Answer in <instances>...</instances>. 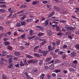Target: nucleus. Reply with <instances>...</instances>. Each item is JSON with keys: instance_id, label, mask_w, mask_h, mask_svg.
<instances>
[{"instance_id": "1", "label": "nucleus", "mask_w": 79, "mask_h": 79, "mask_svg": "<svg viewBox=\"0 0 79 79\" xmlns=\"http://www.w3.org/2000/svg\"><path fill=\"white\" fill-rule=\"evenodd\" d=\"M45 61L46 62H48V64H51L54 63V61L52 60V57H49L46 59ZM48 61H50L49 62Z\"/></svg>"}, {"instance_id": "2", "label": "nucleus", "mask_w": 79, "mask_h": 79, "mask_svg": "<svg viewBox=\"0 0 79 79\" xmlns=\"http://www.w3.org/2000/svg\"><path fill=\"white\" fill-rule=\"evenodd\" d=\"M78 63L77 61L76 60H75L73 62V64L72 65V67L73 68H76L77 66V64Z\"/></svg>"}, {"instance_id": "3", "label": "nucleus", "mask_w": 79, "mask_h": 79, "mask_svg": "<svg viewBox=\"0 0 79 79\" xmlns=\"http://www.w3.org/2000/svg\"><path fill=\"white\" fill-rule=\"evenodd\" d=\"M19 16L21 17L20 18V20H24L26 18L27 16L26 15H23V14H21L19 15Z\"/></svg>"}, {"instance_id": "4", "label": "nucleus", "mask_w": 79, "mask_h": 79, "mask_svg": "<svg viewBox=\"0 0 79 79\" xmlns=\"http://www.w3.org/2000/svg\"><path fill=\"white\" fill-rule=\"evenodd\" d=\"M66 27V29H68V30H69V31H73L74 29V28H75V27H67V26H65Z\"/></svg>"}, {"instance_id": "5", "label": "nucleus", "mask_w": 79, "mask_h": 79, "mask_svg": "<svg viewBox=\"0 0 79 79\" xmlns=\"http://www.w3.org/2000/svg\"><path fill=\"white\" fill-rule=\"evenodd\" d=\"M27 62L28 64H30L31 63H32L33 64H34L35 63V60L31 59L28 61H27Z\"/></svg>"}, {"instance_id": "6", "label": "nucleus", "mask_w": 79, "mask_h": 79, "mask_svg": "<svg viewBox=\"0 0 79 79\" xmlns=\"http://www.w3.org/2000/svg\"><path fill=\"white\" fill-rule=\"evenodd\" d=\"M55 11H52V12L51 13L48 15V18H52L53 15H55Z\"/></svg>"}, {"instance_id": "7", "label": "nucleus", "mask_w": 79, "mask_h": 79, "mask_svg": "<svg viewBox=\"0 0 79 79\" xmlns=\"http://www.w3.org/2000/svg\"><path fill=\"white\" fill-rule=\"evenodd\" d=\"M47 32L48 35L49 36H50L52 35V34H53V32H52V31L51 30H48L47 31Z\"/></svg>"}, {"instance_id": "8", "label": "nucleus", "mask_w": 79, "mask_h": 79, "mask_svg": "<svg viewBox=\"0 0 79 79\" xmlns=\"http://www.w3.org/2000/svg\"><path fill=\"white\" fill-rule=\"evenodd\" d=\"M53 9L56 11H59V10H61V9L60 7L56 6H53Z\"/></svg>"}, {"instance_id": "9", "label": "nucleus", "mask_w": 79, "mask_h": 79, "mask_svg": "<svg viewBox=\"0 0 79 79\" xmlns=\"http://www.w3.org/2000/svg\"><path fill=\"white\" fill-rule=\"evenodd\" d=\"M47 53H48V52L47 51H43L41 54H42L43 56H45L47 55Z\"/></svg>"}, {"instance_id": "10", "label": "nucleus", "mask_w": 79, "mask_h": 79, "mask_svg": "<svg viewBox=\"0 0 79 79\" xmlns=\"http://www.w3.org/2000/svg\"><path fill=\"white\" fill-rule=\"evenodd\" d=\"M21 52H18L17 51H15L14 52V54L16 56H19L21 55Z\"/></svg>"}, {"instance_id": "11", "label": "nucleus", "mask_w": 79, "mask_h": 79, "mask_svg": "<svg viewBox=\"0 0 79 79\" xmlns=\"http://www.w3.org/2000/svg\"><path fill=\"white\" fill-rule=\"evenodd\" d=\"M70 55L72 57H74V56H76V53L74 52H72L70 53Z\"/></svg>"}, {"instance_id": "12", "label": "nucleus", "mask_w": 79, "mask_h": 79, "mask_svg": "<svg viewBox=\"0 0 79 79\" xmlns=\"http://www.w3.org/2000/svg\"><path fill=\"white\" fill-rule=\"evenodd\" d=\"M1 62H4V63L6 62L7 61V60L6 59H5V58H1Z\"/></svg>"}, {"instance_id": "13", "label": "nucleus", "mask_w": 79, "mask_h": 79, "mask_svg": "<svg viewBox=\"0 0 79 79\" xmlns=\"http://www.w3.org/2000/svg\"><path fill=\"white\" fill-rule=\"evenodd\" d=\"M23 61L26 66H27L28 65V63H27V59H23Z\"/></svg>"}, {"instance_id": "14", "label": "nucleus", "mask_w": 79, "mask_h": 79, "mask_svg": "<svg viewBox=\"0 0 79 79\" xmlns=\"http://www.w3.org/2000/svg\"><path fill=\"white\" fill-rule=\"evenodd\" d=\"M5 46H6L10 44V43L8 41L4 42L3 43Z\"/></svg>"}, {"instance_id": "15", "label": "nucleus", "mask_w": 79, "mask_h": 79, "mask_svg": "<svg viewBox=\"0 0 79 79\" xmlns=\"http://www.w3.org/2000/svg\"><path fill=\"white\" fill-rule=\"evenodd\" d=\"M47 43V41H43V42H41L40 44V47H42V45H45V44Z\"/></svg>"}, {"instance_id": "16", "label": "nucleus", "mask_w": 79, "mask_h": 79, "mask_svg": "<svg viewBox=\"0 0 79 79\" xmlns=\"http://www.w3.org/2000/svg\"><path fill=\"white\" fill-rule=\"evenodd\" d=\"M40 47V45L37 46H35L34 49V52H37V49L39 47Z\"/></svg>"}, {"instance_id": "17", "label": "nucleus", "mask_w": 79, "mask_h": 79, "mask_svg": "<svg viewBox=\"0 0 79 79\" xmlns=\"http://www.w3.org/2000/svg\"><path fill=\"white\" fill-rule=\"evenodd\" d=\"M2 79H8L7 77H6V76L5 74H2Z\"/></svg>"}, {"instance_id": "18", "label": "nucleus", "mask_w": 79, "mask_h": 79, "mask_svg": "<svg viewBox=\"0 0 79 79\" xmlns=\"http://www.w3.org/2000/svg\"><path fill=\"white\" fill-rule=\"evenodd\" d=\"M44 24L45 26H47V25H48V24H49V22H48V21L46 20L45 21V22H44Z\"/></svg>"}, {"instance_id": "19", "label": "nucleus", "mask_w": 79, "mask_h": 79, "mask_svg": "<svg viewBox=\"0 0 79 79\" xmlns=\"http://www.w3.org/2000/svg\"><path fill=\"white\" fill-rule=\"evenodd\" d=\"M35 37V35H33L31 37L30 36L28 37V39L29 40H31V39H34Z\"/></svg>"}, {"instance_id": "20", "label": "nucleus", "mask_w": 79, "mask_h": 79, "mask_svg": "<svg viewBox=\"0 0 79 79\" xmlns=\"http://www.w3.org/2000/svg\"><path fill=\"white\" fill-rule=\"evenodd\" d=\"M69 69V71H71V72H74V71H75V69L73 68H70Z\"/></svg>"}, {"instance_id": "21", "label": "nucleus", "mask_w": 79, "mask_h": 79, "mask_svg": "<svg viewBox=\"0 0 79 79\" xmlns=\"http://www.w3.org/2000/svg\"><path fill=\"white\" fill-rule=\"evenodd\" d=\"M54 68H55L54 64H52L50 66V69L51 70H53L54 69Z\"/></svg>"}, {"instance_id": "22", "label": "nucleus", "mask_w": 79, "mask_h": 79, "mask_svg": "<svg viewBox=\"0 0 79 79\" xmlns=\"http://www.w3.org/2000/svg\"><path fill=\"white\" fill-rule=\"evenodd\" d=\"M56 31H60V27L59 26H57L56 27Z\"/></svg>"}, {"instance_id": "23", "label": "nucleus", "mask_w": 79, "mask_h": 79, "mask_svg": "<svg viewBox=\"0 0 79 79\" xmlns=\"http://www.w3.org/2000/svg\"><path fill=\"white\" fill-rule=\"evenodd\" d=\"M27 7V6L26 5H24V4H22V5H21L20 6V8H26Z\"/></svg>"}, {"instance_id": "24", "label": "nucleus", "mask_w": 79, "mask_h": 79, "mask_svg": "<svg viewBox=\"0 0 79 79\" xmlns=\"http://www.w3.org/2000/svg\"><path fill=\"white\" fill-rule=\"evenodd\" d=\"M49 54L50 55H52V56H55V54L54 52H53V51H50Z\"/></svg>"}, {"instance_id": "25", "label": "nucleus", "mask_w": 79, "mask_h": 79, "mask_svg": "<svg viewBox=\"0 0 79 79\" xmlns=\"http://www.w3.org/2000/svg\"><path fill=\"white\" fill-rule=\"evenodd\" d=\"M30 32L29 33V35H33V30H32V29H31L30 30V31H29Z\"/></svg>"}, {"instance_id": "26", "label": "nucleus", "mask_w": 79, "mask_h": 79, "mask_svg": "<svg viewBox=\"0 0 79 79\" xmlns=\"http://www.w3.org/2000/svg\"><path fill=\"white\" fill-rule=\"evenodd\" d=\"M26 57L28 58H33V56L30 55H27V54H26Z\"/></svg>"}, {"instance_id": "27", "label": "nucleus", "mask_w": 79, "mask_h": 79, "mask_svg": "<svg viewBox=\"0 0 79 79\" xmlns=\"http://www.w3.org/2000/svg\"><path fill=\"white\" fill-rule=\"evenodd\" d=\"M45 19H46V18L43 17V16H41L40 21H45Z\"/></svg>"}, {"instance_id": "28", "label": "nucleus", "mask_w": 79, "mask_h": 79, "mask_svg": "<svg viewBox=\"0 0 79 79\" xmlns=\"http://www.w3.org/2000/svg\"><path fill=\"white\" fill-rule=\"evenodd\" d=\"M13 65H14V64H13V63H11L8 67V68H13Z\"/></svg>"}, {"instance_id": "29", "label": "nucleus", "mask_w": 79, "mask_h": 79, "mask_svg": "<svg viewBox=\"0 0 79 79\" xmlns=\"http://www.w3.org/2000/svg\"><path fill=\"white\" fill-rule=\"evenodd\" d=\"M44 62H43V60H41L40 61L39 64L40 66H42Z\"/></svg>"}, {"instance_id": "30", "label": "nucleus", "mask_w": 79, "mask_h": 79, "mask_svg": "<svg viewBox=\"0 0 79 79\" xmlns=\"http://www.w3.org/2000/svg\"><path fill=\"white\" fill-rule=\"evenodd\" d=\"M34 55L35 56V57H40V55H39V54H38L35 53L34 54Z\"/></svg>"}, {"instance_id": "31", "label": "nucleus", "mask_w": 79, "mask_h": 79, "mask_svg": "<svg viewBox=\"0 0 79 79\" xmlns=\"http://www.w3.org/2000/svg\"><path fill=\"white\" fill-rule=\"evenodd\" d=\"M7 48H8V50H12V48H13V47L10 45L7 46Z\"/></svg>"}, {"instance_id": "32", "label": "nucleus", "mask_w": 79, "mask_h": 79, "mask_svg": "<svg viewBox=\"0 0 79 79\" xmlns=\"http://www.w3.org/2000/svg\"><path fill=\"white\" fill-rule=\"evenodd\" d=\"M20 37L22 39H24V38L25 37H26V34H23L22 35H21L20 36Z\"/></svg>"}, {"instance_id": "33", "label": "nucleus", "mask_w": 79, "mask_h": 79, "mask_svg": "<svg viewBox=\"0 0 79 79\" xmlns=\"http://www.w3.org/2000/svg\"><path fill=\"white\" fill-rule=\"evenodd\" d=\"M6 10H5L4 9H0V12H2V13H5L6 12Z\"/></svg>"}, {"instance_id": "34", "label": "nucleus", "mask_w": 79, "mask_h": 79, "mask_svg": "<svg viewBox=\"0 0 79 79\" xmlns=\"http://www.w3.org/2000/svg\"><path fill=\"white\" fill-rule=\"evenodd\" d=\"M20 23L22 26H24L26 24V21L21 22Z\"/></svg>"}, {"instance_id": "35", "label": "nucleus", "mask_w": 79, "mask_h": 79, "mask_svg": "<svg viewBox=\"0 0 79 79\" xmlns=\"http://www.w3.org/2000/svg\"><path fill=\"white\" fill-rule=\"evenodd\" d=\"M54 72L55 73H60V72H61V71L60 70H58V69H56L54 70Z\"/></svg>"}, {"instance_id": "36", "label": "nucleus", "mask_w": 79, "mask_h": 79, "mask_svg": "<svg viewBox=\"0 0 79 79\" xmlns=\"http://www.w3.org/2000/svg\"><path fill=\"white\" fill-rule=\"evenodd\" d=\"M47 78L48 79H52V77L48 75H47Z\"/></svg>"}, {"instance_id": "37", "label": "nucleus", "mask_w": 79, "mask_h": 79, "mask_svg": "<svg viewBox=\"0 0 79 79\" xmlns=\"http://www.w3.org/2000/svg\"><path fill=\"white\" fill-rule=\"evenodd\" d=\"M16 27H20V26H21V25L20 23H16Z\"/></svg>"}, {"instance_id": "38", "label": "nucleus", "mask_w": 79, "mask_h": 79, "mask_svg": "<svg viewBox=\"0 0 79 79\" xmlns=\"http://www.w3.org/2000/svg\"><path fill=\"white\" fill-rule=\"evenodd\" d=\"M43 50L42 49H40L38 51V52L39 53H41L42 54V52H43Z\"/></svg>"}, {"instance_id": "39", "label": "nucleus", "mask_w": 79, "mask_h": 79, "mask_svg": "<svg viewBox=\"0 0 79 79\" xmlns=\"http://www.w3.org/2000/svg\"><path fill=\"white\" fill-rule=\"evenodd\" d=\"M44 35V34L43 33H40L38 34V36H39V37L42 36V35Z\"/></svg>"}, {"instance_id": "40", "label": "nucleus", "mask_w": 79, "mask_h": 79, "mask_svg": "<svg viewBox=\"0 0 79 79\" xmlns=\"http://www.w3.org/2000/svg\"><path fill=\"white\" fill-rule=\"evenodd\" d=\"M18 31H19V32H24V30L22 29H18Z\"/></svg>"}, {"instance_id": "41", "label": "nucleus", "mask_w": 79, "mask_h": 79, "mask_svg": "<svg viewBox=\"0 0 79 79\" xmlns=\"http://www.w3.org/2000/svg\"><path fill=\"white\" fill-rule=\"evenodd\" d=\"M52 45L53 48H55L54 47H56V43L54 42L52 43Z\"/></svg>"}, {"instance_id": "42", "label": "nucleus", "mask_w": 79, "mask_h": 79, "mask_svg": "<svg viewBox=\"0 0 79 79\" xmlns=\"http://www.w3.org/2000/svg\"><path fill=\"white\" fill-rule=\"evenodd\" d=\"M13 35H14V36H17L18 35V32H16V31H15L14 33H13Z\"/></svg>"}, {"instance_id": "43", "label": "nucleus", "mask_w": 79, "mask_h": 79, "mask_svg": "<svg viewBox=\"0 0 79 79\" xmlns=\"http://www.w3.org/2000/svg\"><path fill=\"white\" fill-rule=\"evenodd\" d=\"M31 20H32V19H27V20H26V21L27 23H29V22H30V21H31Z\"/></svg>"}, {"instance_id": "44", "label": "nucleus", "mask_w": 79, "mask_h": 79, "mask_svg": "<svg viewBox=\"0 0 79 79\" xmlns=\"http://www.w3.org/2000/svg\"><path fill=\"white\" fill-rule=\"evenodd\" d=\"M55 62L57 63H60L61 62V61L60 60H56Z\"/></svg>"}, {"instance_id": "45", "label": "nucleus", "mask_w": 79, "mask_h": 79, "mask_svg": "<svg viewBox=\"0 0 79 79\" xmlns=\"http://www.w3.org/2000/svg\"><path fill=\"white\" fill-rule=\"evenodd\" d=\"M76 48L77 50L79 49V44H77L76 45Z\"/></svg>"}, {"instance_id": "46", "label": "nucleus", "mask_w": 79, "mask_h": 79, "mask_svg": "<svg viewBox=\"0 0 79 79\" xmlns=\"http://www.w3.org/2000/svg\"><path fill=\"white\" fill-rule=\"evenodd\" d=\"M60 23H66V21L63 19H61L60 20Z\"/></svg>"}, {"instance_id": "47", "label": "nucleus", "mask_w": 79, "mask_h": 79, "mask_svg": "<svg viewBox=\"0 0 79 79\" xmlns=\"http://www.w3.org/2000/svg\"><path fill=\"white\" fill-rule=\"evenodd\" d=\"M44 68L45 70H47L49 69V67L47 65L45 66Z\"/></svg>"}, {"instance_id": "48", "label": "nucleus", "mask_w": 79, "mask_h": 79, "mask_svg": "<svg viewBox=\"0 0 79 79\" xmlns=\"http://www.w3.org/2000/svg\"><path fill=\"white\" fill-rule=\"evenodd\" d=\"M10 12L11 14L10 15H9L8 16V18H10V17H11V16H12V15H13V12H12V11L11 10Z\"/></svg>"}, {"instance_id": "49", "label": "nucleus", "mask_w": 79, "mask_h": 79, "mask_svg": "<svg viewBox=\"0 0 79 79\" xmlns=\"http://www.w3.org/2000/svg\"><path fill=\"white\" fill-rule=\"evenodd\" d=\"M25 65V64H24V63H23V62L22 61L20 62V65L21 66H24Z\"/></svg>"}, {"instance_id": "50", "label": "nucleus", "mask_w": 79, "mask_h": 79, "mask_svg": "<svg viewBox=\"0 0 79 79\" xmlns=\"http://www.w3.org/2000/svg\"><path fill=\"white\" fill-rule=\"evenodd\" d=\"M48 50H52V46H49L48 47Z\"/></svg>"}, {"instance_id": "51", "label": "nucleus", "mask_w": 79, "mask_h": 79, "mask_svg": "<svg viewBox=\"0 0 79 79\" xmlns=\"http://www.w3.org/2000/svg\"><path fill=\"white\" fill-rule=\"evenodd\" d=\"M13 60V58H10L9 59V61L10 63H11V62H12V60Z\"/></svg>"}, {"instance_id": "52", "label": "nucleus", "mask_w": 79, "mask_h": 79, "mask_svg": "<svg viewBox=\"0 0 79 79\" xmlns=\"http://www.w3.org/2000/svg\"><path fill=\"white\" fill-rule=\"evenodd\" d=\"M67 48V45H66V44H65L64 45L63 47V48L64 49H66V48Z\"/></svg>"}, {"instance_id": "53", "label": "nucleus", "mask_w": 79, "mask_h": 79, "mask_svg": "<svg viewBox=\"0 0 79 79\" xmlns=\"http://www.w3.org/2000/svg\"><path fill=\"white\" fill-rule=\"evenodd\" d=\"M15 67H16V68H19V64H15Z\"/></svg>"}, {"instance_id": "54", "label": "nucleus", "mask_w": 79, "mask_h": 79, "mask_svg": "<svg viewBox=\"0 0 79 79\" xmlns=\"http://www.w3.org/2000/svg\"><path fill=\"white\" fill-rule=\"evenodd\" d=\"M63 53H64V52H62V51H60L59 52H58V54H59V55H62V54H63Z\"/></svg>"}, {"instance_id": "55", "label": "nucleus", "mask_w": 79, "mask_h": 79, "mask_svg": "<svg viewBox=\"0 0 79 79\" xmlns=\"http://www.w3.org/2000/svg\"><path fill=\"white\" fill-rule=\"evenodd\" d=\"M1 65L2 66H5V63L3 62H1Z\"/></svg>"}, {"instance_id": "56", "label": "nucleus", "mask_w": 79, "mask_h": 79, "mask_svg": "<svg viewBox=\"0 0 79 79\" xmlns=\"http://www.w3.org/2000/svg\"><path fill=\"white\" fill-rule=\"evenodd\" d=\"M1 7H2V8H6V6L5 5H2L1 6Z\"/></svg>"}, {"instance_id": "57", "label": "nucleus", "mask_w": 79, "mask_h": 79, "mask_svg": "<svg viewBox=\"0 0 79 79\" xmlns=\"http://www.w3.org/2000/svg\"><path fill=\"white\" fill-rule=\"evenodd\" d=\"M36 27L37 28H38V29H41V28H42V27L41 26H40L39 25H37L36 26Z\"/></svg>"}, {"instance_id": "58", "label": "nucleus", "mask_w": 79, "mask_h": 79, "mask_svg": "<svg viewBox=\"0 0 79 79\" xmlns=\"http://www.w3.org/2000/svg\"><path fill=\"white\" fill-rule=\"evenodd\" d=\"M57 26V25L55 24V25H52V27H53V28H55V27H56Z\"/></svg>"}, {"instance_id": "59", "label": "nucleus", "mask_w": 79, "mask_h": 79, "mask_svg": "<svg viewBox=\"0 0 79 79\" xmlns=\"http://www.w3.org/2000/svg\"><path fill=\"white\" fill-rule=\"evenodd\" d=\"M62 12L63 13V14H66L67 13V12H66V11L64 10H62Z\"/></svg>"}, {"instance_id": "60", "label": "nucleus", "mask_w": 79, "mask_h": 79, "mask_svg": "<svg viewBox=\"0 0 79 79\" xmlns=\"http://www.w3.org/2000/svg\"><path fill=\"white\" fill-rule=\"evenodd\" d=\"M13 59L15 61H17V60H18V58L17 57H15L14 58H13Z\"/></svg>"}, {"instance_id": "61", "label": "nucleus", "mask_w": 79, "mask_h": 79, "mask_svg": "<svg viewBox=\"0 0 79 79\" xmlns=\"http://www.w3.org/2000/svg\"><path fill=\"white\" fill-rule=\"evenodd\" d=\"M37 3V2H35V1H34L33 2V5H36Z\"/></svg>"}, {"instance_id": "62", "label": "nucleus", "mask_w": 79, "mask_h": 79, "mask_svg": "<svg viewBox=\"0 0 79 79\" xmlns=\"http://www.w3.org/2000/svg\"><path fill=\"white\" fill-rule=\"evenodd\" d=\"M20 48L21 50H24V47L22 46L20 47Z\"/></svg>"}, {"instance_id": "63", "label": "nucleus", "mask_w": 79, "mask_h": 79, "mask_svg": "<svg viewBox=\"0 0 79 79\" xmlns=\"http://www.w3.org/2000/svg\"><path fill=\"white\" fill-rule=\"evenodd\" d=\"M12 56L10 55L7 56V58H11V57H12Z\"/></svg>"}, {"instance_id": "64", "label": "nucleus", "mask_w": 79, "mask_h": 79, "mask_svg": "<svg viewBox=\"0 0 79 79\" xmlns=\"http://www.w3.org/2000/svg\"><path fill=\"white\" fill-rule=\"evenodd\" d=\"M57 35H62V33L61 32H59L57 34Z\"/></svg>"}]
</instances>
